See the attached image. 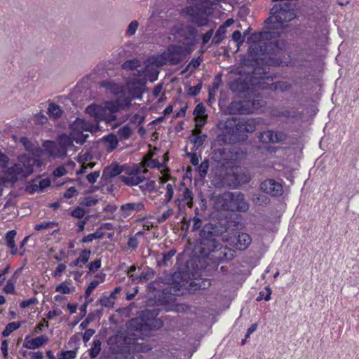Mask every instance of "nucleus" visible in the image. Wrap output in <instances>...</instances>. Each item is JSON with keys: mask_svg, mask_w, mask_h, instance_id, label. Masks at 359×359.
<instances>
[{"mask_svg": "<svg viewBox=\"0 0 359 359\" xmlns=\"http://www.w3.org/2000/svg\"><path fill=\"white\" fill-rule=\"evenodd\" d=\"M296 18L294 6L290 2L275 4L270 11V16L264 21L265 31L253 33L248 38L252 43L248 48V55L252 60L259 64L280 66L283 60L272 55L269 48L272 40L280 36V30L284 27V23Z\"/></svg>", "mask_w": 359, "mask_h": 359, "instance_id": "f257e3e1", "label": "nucleus"}, {"mask_svg": "<svg viewBox=\"0 0 359 359\" xmlns=\"http://www.w3.org/2000/svg\"><path fill=\"white\" fill-rule=\"evenodd\" d=\"M260 74L255 75L253 71L250 83L238 79L231 83L230 88L233 92L246 93L249 96L248 99L232 102L229 105L231 114H252L266 105V101L263 100L259 93L252 94L254 90L260 89L256 84L260 80Z\"/></svg>", "mask_w": 359, "mask_h": 359, "instance_id": "f03ea898", "label": "nucleus"}, {"mask_svg": "<svg viewBox=\"0 0 359 359\" xmlns=\"http://www.w3.org/2000/svg\"><path fill=\"white\" fill-rule=\"evenodd\" d=\"M86 112L93 118L92 122L86 121L83 119L77 118L70 126V136L72 140L76 143L83 144L88 134L87 133H95L100 130L99 123L100 119L105 118V110L99 104H92L86 109Z\"/></svg>", "mask_w": 359, "mask_h": 359, "instance_id": "7ed1b4c3", "label": "nucleus"}, {"mask_svg": "<svg viewBox=\"0 0 359 359\" xmlns=\"http://www.w3.org/2000/svg\"><path fill=\"white\" fill-rule=\"evenodd\" d=\"M142 171L141 166L137 163L132 165L115 164L105 168L103 175L107 177H114L121 175L120 179L124 184L134 187L140 184L145 179L141 173Z\"/></svg>", "mask_w": 359, "mask_h": 359, "instance_id": "20e7f679", "label": "nucleus"}, {"mask_svg": "<svg viewBox=\"0 0 359 359\" xmlns=\"http://www.w3.org/2000/svg\"><path fill=\"white\" fill-rule=\"evenodd\" d=\"M255 62L256 67L254 69V74H260L259 81L257 82V86L261 90H269L271 91H280L282 93L287 92L290 90L292 85L290 83L284 81H278L276 82L268 83L266 81H272L276 76L272 75L269 72V65L265 64H259L257 61L253 60Z\"/></svg>", "mask_w": 359, "mask_h": 359, "instance_id": "39448f33", "label": "nucleus"}, {"mask_svg": "<svg viewBox=\"0 0 359 359\" xmlns=\"http://www.w3.org/2000/svg\"><path fill=\"white\" fill-rule=\"evenodd\" d=\"M225 231L226 227L220 224L208 223L205 224L199 233V253H205L208 250L214 249L219 243V238Z\"/></svg>", "mask_w": 359, "mask_h": 359, "instance_id": "423d86ee", "label": "nucleus"}, {"mask_svg": "<svg viewBox=\"0 0 359 359\" xmlns=\"http://www.w3.org/2000/svg\"><path fill=\"white\" fill-rule=\"evenodd\" d=\"M216 205L224 211L245 212L249 210V204L241 191L224 192L217 198Z\"/></svg>", "mask_w": 359, "mask_h": 359, "instance_id": "0eeeda50", "label": "nucleus"}, {"mask_svg": "<svg viewBox=\"0 0 359 359\" xmlns=\"http://www.w3.org/2000/svg\"><path fill=\"white\" fill-rule=\"evenodd\" d=\"M184 12L190 16L191 22L198 27L208 24V16L212 13V3L210 0H196L192 6H186Z\"/></svg>", "mask_w": 359, "mask_h": 359, "instance_id": "6e6552de", "label": "nucleus"}, {"mask_svg": "<svg viewBox=\"0 0 359 359\" xmlns=\"http://www.w3.org/2000/svg\"><path fill=\"white\" fill-rule=\"evenodd\" d=\"M29 158L26 161L20 159L19 163L13 164L11 167L3 169L4 176L1 179L2 184L5 182L15 183L19 180L25 178L32 174L34 171L33 164Z\"/></svg>", "mask_w": 359, "mask_h": 359, "instance_id": "1a4fd4ad", "label": "nucleus"}, {"mask_svg": "<svg viewBox=\"0 0 359 359\" xmlns=\"http://www.w3.org/2000/svg\"><path fill=\"white\" fill-rule=\"evenodd\" d=\"M171 32L177 43L182 44V47L187 48L188 51L192 53L198 35V30L195 27L180 23L175 25Z\"/></svg>", "mask_w": 359, "mask_h": 359, "instance_id": "9d476101", "label": "nucleus"}, {"mask_svg": "<svg viewBox=\"0 0 359 359\" xmlns=\"http://www.w3.org/2000/svg\"><path fill=\"white\" fill-rule=\"evenodd\" d=\"M237 118L227 117L224 120H220L217 124L219 133L217 141L220 144H228L236 142L238 140L237 131Z\"/></svg>", "mask_w": 359, "mask_h": 359, "instance_id": "9b49d317", "label": "nucleus"}, {"mask_svg": "<svg viewBox=\"0 0 359 359\" xmlns=\"http://www.w3.org/2000/svg\"><path fill=\"white\" fill-rule=\"evenodd\" d=\"M203 258L212 260L215 266H218L221 262L231 260L235 256V251L232 249L222 246L219 243L214 249L208 250L205 253L201 254Z\"/></svg>", "mask_w": 359, "mask_h": 359, "instance_id": "f8f14e48", "label": "nucleus"}, {"mask_svg": "<svg viewBox=\"0 0 359 359\" xmlns=\"http://www.w3.org/2000/svg\"><path fill=\"white\" fill-rule=\"evenodd\" d=\"M191 53L187 48L179 45H170L168 50L161 55V65H179L187 55Z\"/></svg>", "mask_w": 359, "mask_h": 359, "instance_id": "ddd939ff", "label": "nucleus"}, {"mask_svg": "<svg viewBox=\"0 0 359 359\" xmlns=\"http://www.w3.org/2000/svg\"><path fill=\"white\" fill-rule=\"evenodd\" d=\"M144 316L133 318L130 321V327L131 329L140 332L158 330L163 327V323L161 319L156 318H151L145 319Z\"/></svg>", "mask_w": 359, "mask_h": 359, "instance_id": "4468645a", "label": "nucleus"}, {"mask_svg": "<svg viewBox=\"0 0 359 359\" xmlns=\"http://www.w3.org/2000/svg\"><path fill=\"white\" fill-rule=\"evenodd\" d=\"M259 189L273 198L281 196L284 191L282 183L270 178L262 181Z\"/></svg>", "mask_w": 359, "mask_h": 359, "instance_id": "2eb2a0df", "label": "nucleus"}, {"mask_svg": "<svg viewBox=\"0 0 359 359\" xmlns=\"http://www.w3.org/2000/svg\"><path fill=\"white\" fill-rule=\"evenodd\" d=\"M257 137L260 142L276 144L287 140L288 135L286 133L281 130L268 129L265 131L258 133Z\"/></svg>", "mask_w": 359, "mask_h": 359, "instance_id": "dca6fc26", "label": "nucleus"}, {"mask_svg": "<svg viewBox=\"0 0 359 359\" xmlns=\"http://www.w3.org/2000/svg\"><path fill=\"white\" fill-rule=\"evenodd\" d=\"M147 81L145 79L131 78L126 82V86L132 98L141 100L144 93Z\"/></svg>", "mask_w": 359, "mask_h": 359, "instance_id": "f3484780", "label": "nucleus"}, {"mask_svg": "<svg viewBox=\"0 0 359 359\" xmlns=\"http://www.w3.org/2000/svg\"><path fill=\"white\" fill-rule=\"evenodd\" d=\"M123 342L127 345V353L129 354L132 353H147L151 350L150 345L144 342H139V339L134 337H125Z\"/></svg>", "mask_w": 359, "mask_h": 359, "instance_id": "a211bd4d", "label": "nucleus"}, {"mask_svg": "<svg viewBox=\"0 0 359 359\" xmlns=\"http://www.w3.org/2000/svg\"><path fill=\"white\" fill-rule=\"evenodd\" d=\"M229 243L238 250H245L252 243L251 236L246 233H238L227 239Z\"/></svg>", "mask_w": 359, "mask_h": 359, "instance_id": "6ab92c4d", "label": "nucleus"}, {"mask_svg": "<svg viewBox=\"0 0 359 359\" xmlns=\"http://www.w3.org/2000/svg\"><path fill=\"white\" fill-rule=\"evenodd\" d=\"M260 123L259 118H237L238 134L252 133L256 130L257 126Z\"/></svg>", "mask_w": 359, "mask_h": 359, "instance_id": "aec40b11", "label": "nucleus"}, {"mask_svg": "<svg viewBox=\"0 0 359 359\" xmlns=\"http://www.w3.org/2000/svg\"><path fill=\"white\" fill-rule=\"evenodd\" d=\"M180 288L176 286L168 285L163 289L162 293L158 297V302L162 305H170L172 304L179 294Z\"/></svg>", "mask_w": 359, "mask_h": 359, "instance_id": "412c9836", "label": "nucleus"}, {"mask_svg": "<svg viewBox=\"0 0 359 359\" xmlns=\"http://www.w3.org/2000/svg\"><path fill=\"white\" fill-rule=\"evenodd\" d=\"M144 210L145 205L142 201L127 203L126 204H123L120 207L121 214L125 218L128 217L135 213L140 212Z\"/></svg>", "mask_w": 359, "mask_h": 359, "instance_id": "4be33fe9", "label": "nucleus"}, {"mask_svg": "<svg viewBox=\"0 0 359 359\" xmlns=\"http://www.w3.org/2000/svg\"><path fill=\"white\" fill-rule=\"evenodd\" d=\"M100 106L105 110V118L100 119V121H104L107 123H109L116 119V116L114 115V113L118 111L121 109L118 102L116 100L115 101L107 102L104 107H102V105Z\"/></svg>", "mask_w": 359, "mask_h": 359, "instance_id": "5701e85b", "label": "nucleus"}, {"mask_svg": "<svg viewBox=\"0 0 359 359\" xmlns=\"http://www.w3.org/2000/svg\"><path fill=\"white\" fill-rule=\"evenodd\" d=\"M48 341V337L46 335H40L33 339H30L29 336H26L23 343V347L27 349H37Z\"/></svg>", "mask_w": 359, "mask_h": 359, "instance_id": "b1692460", "label": "nucleus"}, {"mask_svg": "<svg viewBox=\"0 0 359 359\" xmlns=\"http://www.w3.org/2000/svg\"><path fill=\"white\" fill-rule=\"evenodd\" d=\"M194 194L189 188L184 187L182 193L179 194L175 203H177L179 208L182 205H187L188 208H191L194 205Z\"/></svg>", "mask_w": 359, "mask_h": 359, "instance_id": "393cba45", "label": "nucleus"}, {"mask_svg": "<svg viewBox=\"0 0 359 359\" xmlns=\"http://www.w3.org/2000/svg\"><path fill=\"white\" fill-rule=\"evenodd\" d=\"M91 254V250L90 249L86 248L79 252V257L72 261L69 266L72 268L79 267L83 268V265L88 262Z\"/></svg>", "mask_w": 359, "mask_h": 359, "instance_id": "a878e982", "label": "nucleus"}, {"mask_svg": "<svg viewBox=\"0 0 359 359\" xmlns=\"http://www.w3.org/2000/svg\"><path fill=\"white\" fill-rule=\"evenodd\" d=\"M17 231L15 230L8 231L4 237L6 246L11 250V255L14 256L18 254V249L15 245V237Z\"/></svg>", "mask_w": 359, "mask_h": 359, "instance_id": "bb28decb", "label": "nucleus"}, {"mask_svg": "<svg viewBox=\"0 0 359 359\" xmlns=\"http://www.w3.org/2000/svg\"><path fill=\"white\" fill-rule=\"evenodd\" d=\"M102 142L106 150L111 152L117 147L119 140L115 134L109 133L102 137Z\"/></svg>", "mask_w": 359, "mask_h": 359, "instance_id": "cd10ccee", "label": "nucleus"}, {"mask_svg": "<svg viewBox=\"0 0 359 359\" xmlns=\"http://www.w3.org/2000/svg\"><path fill=\"white\" fill-rule=\"evenodd\" d=\"M142 171L141 172L142 175L145 177L144 174L147 172V168H160L161 165L157 158H153L151 156H146L144 158L142 162L139 164Z\"/></svg>", "mask_w": 359, "mask_h": 359, "instance_id": "c85d7f7f", "label": "nucleus"}, {"mask_svg": "<svg viewBox=\"0 0 359 359\" xmlns=\"http://www.w3.org/2000/svg\"><path fill=\"white\" fill-rule=\"evenodd\" d=\"M133 133V128L128 125L126 124L117 130L116 135L119 141H125L130 138Z\"/></svg>", "mask_w": 359, "mask_h": 359, "instance_id": "c756f323", "label": "nucleus"}, {"mask_svg": "<svg viewBox=\"0 0 359 359\" xmlns=\"http://www.w3.org/2000/svg\"><path fill=\"white\" fill-rule=\"evenodd\" d=\"M194 217L189 219V222H192L191 230V231H196L199 230L203 224L202 217L203 215L199 212V209L196 208L194 210Z\"/></svg>", "mask_w": 359, "mask_h": 359, "instance_id": "7c9ffc66", "label": "nucleus"}, {"mask_svg": "<svg viewBox=\"0 0 359 359\" xmlns=\"http://www.w3.org/2000/svg\"><path fill=\"white\" fill-rule=\"evenodd\" d=\"M206 137L207 135L205 134H202L201 130H199V128H194L193 130V137L191 141L197 148H198L203 144Z\"/></svg>", "mask_w": 359, "mask_h": 359, "instance_id": "2f4dec72", "label": "nucleus"}, {"mask_svg": "<svg viewBox=\"0 0 359 359\" xmlns=\"http://www.w3.org/2000/svg\"><path fill=\"white\" fill-rule=\"evenodd\" d=\"M23 321H13L8 323L4 330L1 332L4 337H8L14 331L18 330L22 324Z\"/></svg>", "mask_w": 359, "mask_h": 359, "instance_id": "473e14b6", "label": "nucleus"}, {"mask_svg": "<svg viewBox=\"0 0 359 359\" xmlns=\"http://www.w3.org/2000/svg\"><path fill=\"white\" fill-rule=\"evenodd\" d=\"M102 341L100 339H95L93 341L92 346L88 349V355L91 359L96 358L101 351Z\"/></svg>", "mask_w": 359, "mask_h": 359, "instance_id": "72a5a7b5", "label": "nucleus"}, {"mask_svg": "<svg viewBox=\"0 0 359 359\" xmlns=\"http://www.w3.org/2000/svg\"><path fill=\"white\" fill-rule=\"evenodd\" d=\"M251 201L255 205L258 206L268 205L271 202V200L268 196L258 193H255L252 195Z\"/></svg>", "mask_w": 359, "mask_h": 359, "instance_id": "f704fd0d", "label": "nucleus"}, {"mask_svg": "<svg viewBox=\"0 0 359 359\" xmlns=\"http://www.w3.org/2000/svg\"><path fill=\"white\" fill-rule=\"evenodd\" d=\"M162 184H165V198L163 201L164 205H167L172 198L173 194H174V189H173V185L167 183V180L165 179H162L161 181Z\"/></svg>", "mask_w": 359, "mask_h": 359, "instance_id": "c9c22d12", "label": "nucleus"}, {"mask_svg": "<svg viewBox=\"0 0 359 359\" xmlns=\"http://www.w3.org/2000/svg\"><path fill=\"white\" fill-rule=\"evenodd\" d=\"M48 116L54 119H57L62 116V110L60 106L55 103H50L47 111Z\"/></svg>", "mask_w": 359, "mask_h": 359, "instance_id": "e433bc0d", "label": "nucleus"}, {"mask_svg": "<svg viewBox=\"0 0 359 359\" xmlns=\"http://www.w3.org/2000/svg\"><path fill=\"white\" fill-rule=\"evenodd\" d=\"M100 86L114 94H118L120 91V86L114 81H103L101 82Z\"/></svg>", "mask_w": 359, "mask_h": 359, "instance_id": "4c0bfd02", "label": "nucleus"}, {"mask_svg": "<svg viewBox=\"0 0 359 359\" xmlns=\"http://www.w3.org/2000/svg\"><path fill=\"white\" fill-rule=\"evenodd\" d=\"M144 181H145L144 183L140 186L142 191L143 192H153L155 190L156 187L155 181L151 179H147L146 177L141 183H143Z\"/></svg>", "mask_w": 359, "mask_h": 359, "instance_id": "58836bf2", "label": "nucleus"}, {"mask_svg": "<svg viewBox=\"0 0 359 359\" xmlns=\"http://www.w3.org/2000/svg\"><path fill=\"white\" fill-rule=\"evenodd\" d=\"M141 62L135 58L132 60H126L125 62H123L121 65V67L123 69L125 70H134L137 69V67H140Z\"/></svg>", "mask_w": 359, "mask_h": 359, "instance_id": "ea45409f", "label": "nucleus"}, {"mask_svg": "<svg viewBox=\"0 0 359 359\" xmlns=\"http://www.w3.org/2000/svg\"><path fill=\"white\" fill-rule=\"evenodd\" d=\"M203 59L201 56H198L197 58H193L189 63L187 65L185 71H190L191 72H194L201 65Z\"/></svg>", "mask_w": 359, "mask_h": 359, "instance_id": "a19ab883", "label": "nucleus"}, {"mask_svg": "<svg viewBox=\"0 0 359 359\" xmlns=\"http://www.w3.org/2000/svg\"><path fill=\"white\" fill-rule=\"evenodd\" d=\"M98 303L105 308H112L114 305V300L109 295H102L98 300Z\"/></svg>", "mask_w": 359, "mask_h": 359, "instance_id": "79ce46f5", "label": "nucleus"}, {"mask_svg": "<svg viewBox=\"0 0 359 359\" xmlns=\"http://www.w3.org/2000/svg\"><path fill=\"white\" fill-rule=\"evenodd\" d=\"M58 141H59V144L61 147H62V148L65 150V151H66V149L68 147L72 146V142H74L71 138V136L68 137V136H67L65 135H62L60 136Z\"/></svg>", "mask_w": 359, "mask_h": 359, "instance_id": "37998d69", "label": "nucleus"}, {"mask_svg": "<svg viewBox=\"0 0 359 359\" xmlns=\"http://www.w3.org/2000/svg\"><path fill=\"white\" fill-rule=\"evenodd\" d=\"M133 100H134V98H132L131 95L128 97H119L116 99L121 109L130 107Z\"/></svg>", "mask_w": 359, "mask_h": 359, "instance_id": "c03bdc74", "label": "nucleus"}, {"mask_svg": "<svg viewBox=\"0 0 359 359\" xmlns=\"http://www.w3.org/2000/svg\"><path fill=\"white\" fill-rule=\"evenodd\" d=\"M177 251L175 249H171L167 252L163 254V259L161 262H159V265L162 266H168V262L172 258V257L176 254Z\"/></svg>", "mask_w": 359, "mask_h": 359, "instance_id": "a18cd8bd", "label": "nucleus"}, {"mask_svg": "<svg viewBox=\"0 0 359 359\" xmlns=\"http://www.w3.org/2000/svg\"><path fill=\"white\" fill-rule=\"evenodd\" d=\"M236 178L241 184H248L252 179L251 175L248 172L236 173Z\"/></svg>", "mask_w": 359, "mask_h": 359, "instance_id": "49530a36", "label": "nucleus"}, {"mask_svg": "<svg viewBox=\"0 0 359 359\" xmlns=\"http://www.w3.org/2000/svg\"><path fill=\"white\" fill-rule=\"evenodd\" d=\"M208 168L209 161L208 159H205L201 163L198 168V172L201 177H205L206 176Z\"/></svg>", "mask_w": 359, "mask_h": 359, "instance_id": "de8ad7c7", "label": "nucleus"}, {"mask_svg": "<svg viewBox=\"0 0 359 359\" xmlns=\"http://www.w3.org/2000/svg\"><path fill=\"white\" fill-rule=\"evenodd\" d=\"M3 291L6 294H13L15 293V281L13 280V278H9L7 280L6 284L5 285L3 289Z\"/></svg>", "mask_w": 359, "mask_h": 359, "instance_id": "09e8293b", "label": "nucleus"}, {"mask_svg": "<svg viewBox=\"0 0 359 359\" xmlns=\"http://www.w3.org/2000/svg\"><path fill=\"white\" fill-rule=\"evenodd\" d=\"M271 290L269 286L265 287L264 290L260 291L259 293V296L257 298V301H260L264 299L265 301H269L271 299Z\"/></svg>", "mask_w": 359, "mask_h": 359, "instance_id": "8fccbe9b", "label": "nucleus"}, {"mask_svg": "<svg viewBox=\"0 0 359 359\" xmlns=\"http://www.w3.org/2000/svg\"><path fill=\"white\" fill-rule=\"evenodd\" d=\"M100 283V282L99 280L94 279L88 284L84 294L86 299H88L90 296L93 291L99 285Z\"/></svg>", "mask_w": 359, "mask_h": 359, "instance_id": "3c124183", "label": "nucleus"}, {"mask_svg": "<svg viewBox=\"0 0 359 359\" xmlns=\"http://www.w3.org/2000/svg\"><path fill=\"white\" fill-rule=\"evenodd\" d=\"M205 107L203 105V104L200 103L195 107L194 114L196 116L195 118L208 117L207 114H205Z\"/></svg>", "mask_w": 359, "mask_h": 359, "instance_id": "603ef678", "label": "nucleus"}, {"mask_svg": "<svg viewBox=\"0 0 359 359\" xmlns=\"http://www.w3.org/2000/svg\"><path fill=\"white\" fill-rule=\"evenodd\" d=\"M57 224L54 222H43L40 224H37L34 226L36 231H41L43 229H47L56 226Z\"/></svg>", "mask_w": 359, "mask_h": 359, "instance_id": "864d4df0", "label": "nucleus"}, {"mask_svg": "<svg viewBox=\"0 0 359 359\" xmlns=\"http://www.w3.org/2000/svg\"><path fill=\"white\" fill-rule=\"evenodd\" d=\"M97 203V200L92 196H86L80 201V205L86 207L95 205Z\"/></svg>", "mask_w": 359, "mask_h": 359, "instance_id": "5fc2aeb1", "label": "nucleus"}, {"mask_svg": "<svg viewBox=\"0 0 359 359\" xmlns=\"http://www.w3.org/2000/svg\"><path fill=\"white\" fill-rule=\"evenodd\" d=\"M82 334V333L78 332L72 335L69 341L68 345L69 346H76V350L78 348V346L79 345L80 342V336Z\"/></svg>", "mask_w": 359, "mask_h": 359, "instance_id": "6e6d98bb", "label": "nucleus"}, {"mask_svg": "<svg viewBox=\"0 0 359 359\" xmlns=\"http://www.w3.org/2000/svg\"><path fill=\"white\" fill-rule=\"evenodd\" d=\"M102 266V261L100 259H97L93 262H91L88 264V268L89 270V273H93L98 270Z\"/></svg>", "mask_w": 359, "mask_h": 359, "instance_id": "4d7b16f0", "label": "nucleus"}, {"mask_svg": "<svg viewBox=\"0 0 359 359\" xmlns=\"http://www.w3.org/2000/svg\"><path fill=\"white\" fill-rule=\"evenodd\" d=\"M55 292H60L63 294H67L71 293L72 290L70 287L66 284V283L63 282L56 286Z\"/></svg>", "mask_w": 359, "mask_h": 359, "instance_id": "13d9d810", "label": "nucleus"}, {"mask_svg": "<svg viewBox=\"0 0 359 359\" xmlns=\"http://www.w3.org/2000/svg\"><path fill=\"white\" fill-rule=\"evenodd\" d=\"M246 33H244V35H242L240 31H234L232 34V39L237 43L238 45L242 44L244 41L245 36Z\"/></svg>", "mask_w": 359, "mask_h": 359, "instance_id": "bf43d9fd", "label": "nucleus"}, {"mask_svg": "<svg viewBox=\"0 0 359 359\" xmlns=\"http://www.w3.org/2000/svg\"><path fill=\"white\" fill-rule=\"evenodd\" d=\"M85 215V210L80 207L75 208L71 212V215L77 219H82Z\"/></svg>", "mask_w": 359, "mask_h": 359, "instance_id": "052dcab7", "label": "nucleus"}, {"mask_svg": "<svg viewBox=\"0 0 359 359\" xmlns=\"http://www.w3.org/2000/svg\"><path fill=\"white\" fill-rule=\"evenodd\" d=\"M38 303L37 299L34 297L29 299L23 300L20 303V307L21 309H25L29 307L32 305L36 304Z\"/></svg>", "mask_w": 359, "mask_h": 359, "instance_id": "680f3d73", "label": "nucleus"}, {"mask_svg": "<svg viewBox=\"0 0 359 359\" xmlns=\"http://www.w3.org/2000/svg\"><path fill=\"white\" fill-rule=\"evenodd\" d=\"M76 356V350L62 351L59 359H74Z\"/></svg>", "mask_w": 359, "mask_h": 359, "instance_id": "e2e57ef3", "label": "nucleus"}, {"mask_svg": "<svg viewBox=\"0 0 359 359\" xmlns=\"http://www.w3.org/2000/svg\"><path fill=\"white\" fill-rule=\"evenodd\" d=\"M172 210L171 208H168L158 217V222L160 223L165 222L172 215Z\"/></svg>", "mask_w": 359, "mask_h": 359, "instance_id": "0e129e2a", "label": "nucleus"}, {"mask_svg": "<svg viewBox=\"0 0 359 359\" xmlns=\"http://www.w3.org/2000/svg\"><path fill=\"white\" fill-rule=\"evenodd\" d=\"M67 169L63 165H60V166L57 167L53 170V175L55 177H60L65 175L67 174Z\"/></svg>", "mask_w": 359, "mask_h": 359, "instance_id": "69168bd1", "label": "nucleus"}, {"mask_svg": "<svg viewBox=\"0 0 359 359\" xmlns=\"http://www.w3.org/2000/svg\"><path fill=\"white\" fill-rule=\"evenodd\" d=\"M77 194H78L77 189L74 187H71L66 190V191L63 194V196L65 198L69 199V198H73Z\"/></svg>", "mask_w": 359, "mask_h": 359, "instance_id": "338daca9", "label": "nucleus"}, {"mask_svg": "<svg viewBox=\"0 0 359 359\" xmlns=\"http://www.w3.org/2000/svg\"><path fill=\"white\" fill-rule=\"evenodd\" d=\"M100 175V171H94L88 174L86 176V179L89 183L94 184L95 182H96Z\"/></svg>", "mask_w": 359, "mask_h": 359, "instance_id": "774afa93", "label": "nucleus"}]
</instances>
